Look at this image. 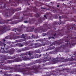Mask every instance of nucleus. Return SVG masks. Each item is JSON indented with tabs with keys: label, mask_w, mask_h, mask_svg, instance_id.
<instances>
[{
	"label": "nucleus",
	"mask_w": 76,
	"mask_h": 76,
	"mask_svg": "<svg viewBox=\"0 0 76 76\" xmlns=\"http://www.w3.org/2000/svg\"><path fill=\"white\" fill-rule=\"evenodd\" d=\"M25 17H22V21L23 20H25V19H28V17L27 18H25Z\"/></svg>",
	"instance_id": "31"
},
{
	"label": "nucleus",
	"mask_w": 76,
	"mask_h": 76,
	"mask_svg": "<svg viewBox=\"0 0 76 76\" xmlns=\"http://www.w3.org/2000/svg\"><path fill=\"white\" fill-rule=\"evenodd\" d=\"M3 23H2L1 22H0V24H2Z\"/></svg>",
	"instance_id": "59"
},
{
	"label": "nucleus",
	"mask_w": 76,
	"mask_h": 76,
	"mask_svg": "<svg viewBox=\"0 0 76 76\" xmlns=\"http://www.w3.org/2000/svg\"><path fill=\"white\" fill-rule=\"evenodd\" d=\"M54 69V67L53 66H52V67H51L50 69Z\"/></svg>",
	"instance_id": "51"
},
{
	"label": "nucleus",
	"mask_w": 76,
	"mask_h": 76,
	"mask_svg": "<svg viewBox=\"0 0 76 76\" xmlns=\"http://www.w3.org/2000/svg\"><path fill=\"white\" fill-rule=\"evenodd\" d=\"M27 54L26 53H21V55H20V57H24L25 56H26Z\"/></svg>",
	"instance_id": "24"
},
{
	"label": "nucleus",
	"mask_w": 76,
	"mask_h": 76,
	"mask_svg": "<svg viewBox=\"0 0 76 76\" xmlns=\"http://www.w3.org/2000/svg\"><path fill=\"white\" fill-rule=\"evenodd\" d=\"M12 31H15V32H16L17 31H18V30H17V28H14L12 30Z\"/></svg>",
	"instance_id": "34"
},
{
	"label": "nucleus",
	"mask_w": 76,
	"mask_h": 76,
	"mask_svg": "<svg viewBox=\"0 0 76 76\" xmlns=\"http://www.w3.org/2000/svg\"><path fill=\"white\" fill-rule=\"evenodd\" d=\"M31 10H33L34 12H36L37 10V9L36 8V7L35 6L34 7L32 6H30V8H27L26 10V12L24 11V13H23V15L24 16H31V15L32 14L30 13H27L26 12H31Z\"/></svg>",
	"instance_id": "6"
},
{
	"label": "nucleus",
	"mask_w": 76,
	"mask_h": 76,
	"mask_svg": "<svg viewBox=\"0 0 76 76\" xmlns=\"http://www.w3.org/2000/svg\"><path fill=\"white\" fill-rule=\"evenodd\" d=\"M6 50H7V49H8V48H6Z\"/></svg>",
	"instance_id": "64"
},
{
	"label": "nucleus",
	"mask_w": 76,
	"mask_h": 76,
	"mask_svg": "<svg viewBox=\"0 0 76 76\" xmlns=\"http://www.w3.org/2000/svg\"><path fill=\"white\" fill-rule=\"evenodd\" d=\"M2 44H3V45H4V47H5V46H6V44L4 43H3Z\"/></svg>",
	"instance_id": "47"
},
{
	"label": "nucleus",
	"mask_w": 76,
	"mask_h": 76,
	"mask_svg": "<svg viewBox=\"0 0 76 76\" xmlns=\"http://www.w3.org/2000/svg\"><path fill=\"white\" fill-rule=\"evenodd\" d=\"M34 29V26H31L30 27V29H31V30H33Z\"/></svg>",
	"instance_id": "37"
},
{
	"label": "nucleus",
	"mask_w": 76,
	"mask_h": 76,
	"mask_svg": "<svg viewBox=\"0 0 76 76\" xmlns=\"http://www.w3.org/2000/svg\"><path fill=\"white\" fill-rule=\"evenodd\" d=\"M59 23L60 24H61V25H63V24H64V21L60 22Z\"/></svg>",
	"instance_id": "36"
},
{
	"label": "nucleus",
	"mask_w": 76,
	"mask_h": 76,
	"mask_svg": "<svg viewBox=\"0 0 76 76\" xmlns=\"http://www.w3.org/2000/svg\"><path fill=\"white\" fill-rule=\"evenodd\" d=\"M59 23L56 21L53 22L52 23V27H50V24H48V25L45 24V27L42 28V27H40L35 28V32L36 33H37L38 32H39V31H40L41 30L43 32H46L48 29H51L52 28H54L55 30H56V28L55 27V26L57 25V24H58ZM45 28H46V29Z\"/></svg>",
	"instance_id": "2"
},
{
	"label": "nucleus",
	"mask_w": 76,
	"mask_h": 76,
	"mask_svg": "<svg viewBox=\"0 0 76 76\" xmlns=\"http://www.w3.org/2000/svg\"><path fill=\"white\" fill-rule=\"evenodd\" d=\"M0 68L1 69H3L4 68H6V66H4V64H6V62L4 61V60L3 58H0Z\"/></svg>",
	"instance_id": "8"
},
{
	"label": "nucleus",
	"mask_w": 76,
	"mask_h": 76,
	"mask_svg": "<svg viewBox=\"0 0 76 76\" xmlns=\"http://www.w3.org/2000/svg\"><path fill=\"white\" fill-rule=\"evenodd\" d=\"M42 35L43 37H44L46 35V34L45 33H43L42 34Z\"/></svg>",
	"instance_id": "45"
},
{
	"label": "nucleus",
	"mask_w": 76,
	"mask_h": 76,
	"mask_svg": "<svg viewBox=\"0 0 76 76\" xmlns=\"http://www.w3.org/2000/svg\"><path fill=\"white\" fill-rule=\"evenodd\" d=\"M44 58L46 59L45 60V62H46L47 61H50V60H51L52 62L53 63V64H56V63L60 61V60H58V59L57 58H52L51 59V56H47V55H45V56Z\"/></svg>",
	"instance_id": "7"
},
{
	"label": "nucleus",
	"mask_w": 76,
	"mask_h": 76,
	"mask_svg": "<svg viewBox=\"0 0 76 76\" xmlns=\"http://www.w3.org/2000/svg\"><path fill=\"white\" fill-rule=\"evenodd\" d=\"M51 38H52L51 37H49L48 38V39H51Z\"/></svg>",
	"instance_id": "55"
},
{
	"label": "nucleus",
	"mask_w": 76,
	"mask_h": 76,
	"mask_svg": "<svg viewBox=\"0 0 76 76\" xmlns=\"http://www.w3.org/2000/svg\"><path fill=\"white\" fill-rule=\"evenodd\" d=\"M29 64H21V65H15V67L13 68L10 66L7 67L6 66V67L3 68V69H6L7 70H12L14 72H20L22 74L24 75H33L34 73H39V68L37 67V66L36 65L32 66L31 67H26L24 68H18L17 67L18 66H22V67H26L29 66Z\"/></svg>",
	"instance_id": "1"
},
{
	"label": "nucleus",
	"mask_w": 76,
	"mask_h": 76,
	"mask_svg": "<svg viewBox=\"0 0 76 76\" xmlns=\"http://www.w3.org/2000/svg\"><path fill=\"white\" fill-rule=\"evenodd\" d=\"M75 26V24H72L70 25H67V31H66V35L69 36V37H71L73 35V34L74 33V32H72V30H76V27H75L73 26ZM70 35L71 36H70Z\"/></svg>",
	"instance_id": "5"
},
{
	"label": "nucleus",
	"mask_w": 76,
	"mask_h": 76,
	"mask_svg": "<svg viewBox=\"0 0 76 76\" xmlns=\"http://www.w3.org/2000/svg\"><path fill=\"white\" fill-rule=\"evenodd\" d=\"M14 60L15 59L12 60H9L7 61V62L8 63H13V62H15V61H14Z\"/></svg>",
	"instance_id": "25"
},
{
	"label": "nucleus",
	"mask_w": 76,
	"mask_h": 76,
	"mask_svg": "<svg viewBox=\"0 0 76 76\" xmlns=\"http://www.w3.org/2000/svg\"><path fill=\"white\" fill-rule=\"evenodd\" d=\"M22 61V59L21 57L16 58L14 60V61L15 62H19V61Z\"/></svg>",
	"instance_id": "16"
},
{
	"label": "nucleus",
	"mask_w": 76,
	"mask_h": 76,
	"mask_svg": "<svg viewBox=\"0 0 76 76\" xmlns=\"http://www.w3.org/2000/svg\"><path fill=\"white\" fill-rule=\"evenodd\" d=\"M35 56L36 58H39L41 57V54L38 55V54H35Z\"/></svg>",
	"instance_id": "26"
},
{
	"label": "nucleus",
	"mask_w": 76,
	"mask_h": 76,
	"mask_svg": "<svg viewBox=\"0 0 76 76\" xmlns=\"http://www.w3.org/2000/svg\"><path fill=\"white\" fill-rule=\"evenodd\" d=\"M25 48H23L21 50L22 51H26V50H28V48H27L25 47Z\"/></svg>",
	"instance_id": "33"
},
{
	"label": "nucleus",
	"mask_w": 76,
	"mask_h": 76,
	"mask_svg": "<svg viewBox=\"0 0 76 76\" xmlns=\"http://www.w3.org/2000/svg\"><path fill=\"white\" fill-rule=\"evenodd\" d=\"M0 46H3V43L0 41Z\"/></svg>",
	"instance_id": "43"
},
{
	"label": "nucleus",
	"mask_w": 76,
	"mask_h": 76,
	"mask_svg": "<svg viewBox=\"0 0 76 76\" xmlns=\"http://www.w3.org/2000/svg\"><path fill=\"white\" fill-rule=\"evenodd\" d=\"M49 54H52V52H49Z\"/></svg>",
	"instance_id": "58"
},
{
	"label": "nucleus",
	"mask_w": 76,
	"mask_h": 76,
	"mask_svg": "<svg viewBox=\"0 0 76 76\" xmlns=\"http://www.w3.org/2000/svg\"><path fill=\"white\" fill-rule=\"evenodd\" d=\"M32 38L34 39H37L38 38V36H36L35 35H32Z\"/></svg>",
	"instance_id": "30"
},
{
	"label": "nucleus",
	"mask_w": 76,
	"mask_h": 76,
	"mask_svg": "<svg viewBox=\"0 0 76 76\" xmlns=\"http://www.w3.org/2000/svg\"><path fill=\"white\" fill-rule=\"evenodd\" d=\"M28 54L29 57H31V55H33V52L32 51H29L28 53Z\"/></svg>",
	"instance_id": "27"
},
{
	"label": "nucleus",
	"mask_w": 76,
	"mask_h": 76,
	"mask_svg": "<svg viewBox=\"0 0 76 76\" xmlns=\"http://www.w3.org/2000/svg\"><path fill=\"white\" fill-rule=\"evenodd\" d=\"M62 34V33H59V34H58L59 35H61Z\"/></svg>",
	"instance_id": "49"
},
{
	"label": "nucleus",
	"mask_w": 76,
	"mask_h": 76,
	"mask_svg": "<svg viewBox=\"0 0 76 76\" xmlns=\"http://www.w3.org/2000/svg\"><path fill=\"white\" fill-rule=\"evenodd\" d=\"M1 57L3 58L4 60L5 61V60H5V58H7V59H11V56H10L7 57V56L6 55H2V56H1Z\"/></svg>",
	"instance_id": "18"
},
{
	"label": "nucleus",
	"mask_w": 76,
	"mask_h": 76,
	"mask_svg": "<svg viewBox=\"0 0 76 76\" xmlns=\"http://www.w3.org/2000/svg\"><path fill=\"white\" fill-rule=\"evenodd\" d=\"M4 53H8V50L6 51L4 50L3 51Z\"/></svg>",
	"instance_id": "38"
},
{
	"label": "nucleus",
	"mask_w": 76,
	"mask_h": 76,
	"mask_svg": "<svg viewBox=\"0 0 76 76\" xmlns=\"http://www.w3.org/2000/svg\"><path fill=\"white\" fill-rule=\"evenodd\" d=\"M22 51V50L19 49L17 50V53H20Z\"/></svg>",
	"instance_id": "39"
},
{
	"label": "nucleus",
	"mask_w": 76,
	"mask_h": 76,
	"mask_svg": "<svg viewBox=\"0 0 76 76\" xmlns=\"http://www.w3.org/2000/svg\"><path fill=\"white\" fill-rule=\"evenodd\" d=\"M42 45L41 44L39 43H35L34 44V46L32 47V48H38L39 47H41Z\"/></svg>",
	"instance_id": "13"
},
{
	"label": "nucleus",
	"mask_w": 76,
	"mask_h": 76,
	"mask_svg": "<svg viewBox=\"0 0 76 76\" xmlns=\"http://www.w3.org/2000/svg\"><path fill=\"white\" fill-rule=\"evenodd\" d=\"M32 36H31V37H30V36H29V39H32V38H32Z\"/></svg>",
	"instance_id": "44"
},
{
	"label": "nucleus",
	"mask_w": 76,
	"mask_h": 76,
	"mask_svg": "<svg viewBox=\"0 0 76 76\" xmlns=\"http://www.w3.org/2000/svg\"><path fill=\"white\" fill-rule=\"evenodd\" d=\"M48 50H50V48H48V49H46L45 51H48Z\"/></svg>",
	"instance_id": "48"
},
{
	"label": "nucleus",
	"mask_w": 76,
	"mask_h": 76,
	"mask_svg": "<svg viewBox=\"0 0 76 76\" xmlns=\"http://www.w3.org/2000/svg\"><path fill=\"white\" fill-rule=\"evenodd\" d=\"M15 57H19V56H20V55L19 54H16L15 56Z\"/></svg>",
	"instance_id": "41"
},
{
	"label": "nucleus",
	"mask_w": 76,
	"mask_h": 76,
	"mask_svg": "<svg viewBox=\"0 0 76 76\" xmlns=\"http://www.w3.org/2000/svg\"><path fill=\"white\" fill-rule=\"evenodd\" d=\"M24 23H28V21H26V20H25L24 21Z\"/></svg>",
	"instance_id": "46"
},
{
	"label": "nucleus",
	"mask_w": 76,
	"mask_h": 76,
	"mask_svg": "<svg viewBox=\"0 0 76 76\" xmlns=\"http://www.w3.org/2000/svg\"><path fill=\"white\" fill-rule=\"evenodd\" d=\"M10 30V29L9 30L8 29V27L6 26L5 27H4L2 29H0V34H3L4 32H6V31Z\"/></svg>",
	"instance_id": "11"
},
{
	"label": "nucleus",
	"mask_w": 76,
	"mask_h": 76,
	"mask_svg": "<svg viewBox=\"0 0 76 76\" xmlns=\"http://www.w3.org/2000/svg\"><path fill=\"white\" fill-rule=\"evenodd\" d=\"M22 37H23L24 38H25V36H24V34H22Z\"/></svg>",
	"instance_id": "53"
},
{
	"label": "nucleus",
	"mask_w": 76,
	"mask_h": 76,
	"mask_svg": "<svg viewBox=\"0 0 76 76\" xmlns=\"http://www.w3.org/2000/svg\"><path fill=\"white\" fill-rule=\"evenodd\" d=\"M45 19H47V16H46V15H45L44 16V17H43V18L38 19V21L39 22H42V20H45Z\"/></svg>",
	"instance_id": "14"
},
{
	"label": "nucleus",
	"mask_w": 76,
	"mask_h": 76,
	"mask_svg": "<svg viewBox=\"0 0 76 76\" xmlns=\"http://www.w3.org/2000/svg\"><path fill=\"white\" fill-rule=\"evenodd\" d=\"M53 39H54V37H51Z\"/></svg>",
	"instance_id": "61"
},
{
	"label": "nucleus",
	"mask_w": 76,
	"mask_h": 76,
	"mask_svg": "<svg viewBox=\"0 0 76 76\" xmlns=\"http://www.w3.org/2000/svg\"><path fill=\"white\" fill-rule=\"evenodd\" d=\"M14 58H15V56H12L11 57V60H12L13 59H14Z\"/></svg>",
	"instance_id": "40"
},
{
	"label": "nucleus",
	"mask_w": 76,
	"mask_h": 76,
	"mask_svg": "<svg viewBox=\"0 0 76 76\" xmlns=\"http://www.w3.org/2000/svg\"><path fill=\"white\" fill-rule=\"evenodd\" d=\"M10 50L14 53V52H15V49L13 48H12Z\"/></svg>",
	"instance_id": "35"
},
{
	"label": "nucleus",
	"mask_w": 76,
	"mask_h": 76,
	"mask_svg": "<svg viewBox=\"0 0 76 76\" xmlns=\"http://www.w3.org/2000/svg\"><path fill=\"white\" fill-rule=\"evenodd\" d=\"M36 14H35V16L36 18H39L40 16V14L36 12Z\"/></svg>",
	"instance_id": "23"
},
{
	"label": "nucleus",
	"mask_w": 76,
	"mask_h": 76,
	"mask_svg": "<svg viewBox=\"0 0 76 76\" xmlns=\"http://www.w3.org/2000/svg\"><path fill=\"white\" fill-rule=\"evenodd\" d=\"M4 75L5 76H11V74H8L7 73H5L4 74Z\"/></svg>",
	"instance_id": "32"
},
{
	"label": "nucleus",
	"mask_w": 76,
	"mask_h": 76,
	"mask_svg": "<svg viewBox=\"0 0 76 76\" xmlns=\"http://www.w3.org/2000/svg\"><path fill=\"white\" fill-rule=\"evenodd\" d=\"M22 60H28L29 58L26 55L21 58Z\"/></svg>",
	"instance_id": "20"
},
{
	"label": "nucleus",
	"mask_w": 76,
	"mask_h": 76,
	"mask_svg": "<svg viewBox=\"0 0 76 76\" xmlns=\"http://www.w3.org/2000/svg\"><path fill=\"white\" fill-rule=\"evenodd\" d=\"M36 61H37H37H38V62H39V60H36Z\"/></svg>",
	"instance_id": "56"
},
{
	"label": "nucleus",
	"mask_w": 76,
	"mask_h": 76,
	"mask_svg": "<svg viewBox=\"0 0 76 76\" xmlns=\"http://www.w3.org/2000/svg\"><path fill=\"white\" fill-rule=\"evenodd\" d=\"M56 46H57V45H58L59 46H60V44H56Z\"/></svg>",
	"instance_id": "54"
},
{
	"label": "nucleus",
	"mask_w": 76,
	"mask_h": 76,
	"mask_svg": "<svg viewBox=\"0 0 76 76\" xmlns=\"http://www.w3.org/2000/svg\"><path fill=\"white\" fill-rule=\"evenodd\" d=\"M15 15H16V16L14 15L12 18L9 20H6L7 21L9 22V21H12V20H13V19H19V16H20V15L19 14H18V13H16Z\"/></svg>",
	"instance_id": "10"
},
{
	"label": "nucleus",
	"mask_w": 76,
	"mask_h": 76,
	"mask_svg": "<svg viewBox=\"0 0 76 76\" xmlns=\"http://www.w3.org/2000/svg\"><path fill=\"white\" fill-rule=\"evenodd\" d=\"M56 35H57V34H56V33H55L53 35L54 37H56Z\"/></svg>",
	"instance_id": "52"
},
{
	"label": "nucleus",
	"mask_w": 76,
	"mask_h": 76,
	"mask_svg": "<svg viewBox=\"0 0 76 76\" xmlns=\"http://www.w3.org/2000/svg\"><path fill=\"white\" fill-rule=\"evenodd\" d=\"M20 22V21L19 20H15L10 22V24H11V25L16 24L17 23H18Z\"/></svg>",
	"instance_id": "17"
},
{
	"label": "nucleus",
	"mask_w": 76,
	"mask_h": 76,
	"mask_svg": "<svg viewBox=\"0 0 76 76\" xmlns=\"http://www.w3.org/2000/svg\"><path fill=\"white\" fill-rule=\"evenodd\" d=\"M9 0L10 2H9L10 6H17V4L19 5V3H22V1H24L26 3H27L28 4L29 6L30 4L29 3H31V1H33V0Z\"/></svg>",
	"instance_id": "4"
},
{
	"label": "nucleus",
	"mask_w": 76,
	"mask_h": 76,
	"mask_svg": "<svg viewBox=\"0 0 76 76\" xmlns=\"http://www.w3.org/2000/svg\"><path fill=\"white\" fill-rule=\"evenodd\" d=\"M57 7H59V5H57Z\"/></svg>",
	"instance_id": "62"
},
{
	"label": "nucleus",
	"mask_w": 76,
	"mask_h": 76,
	"mask_svg": "<svg viewBox=\"0 0 76 76\" xmlns=\"http://www.w3.org/2000/svg\"><path fill=\"white\" fill-rule=\"evenodd\" d=\"M35 18H34L31 19L30 18L28 22L30 24H33L34 23V21H35Z\"/></svg>",
	"instance_id": "15"
},
{
	"label": "nucleus",
	"mask_w": 76,
	"mask_h": 76,
	"mask_svg": "<svg viewBox=\"0 0 76 76\" xmlns=\"http://www.w3.org/2000/svg\"><path fill=\"white\" fill-rule=\"evenodd\" d=\"M28 44H30L29 45H28V47H31L32 46H33L34 44L33 43H32V42H27L26 43V44H25V45L26 46L28 45Z\"/></svg>",
	"instance_id": "19"
},
{
	"label": "nucleus",
	"mask_w": 76,
	"mask_h": 76,
	"mask_svg": "<svg viewBox=\"0 0 76 76\" xmlns=\"http://www.w3.org/2000/svg\"><path fill=\"white\" fill-rule=\"evenodd\" d=\"M3 41H4V42H5V39H3Z\"/></svg>",
	"instance_id": "60"
},
{
	"label": "nucleus",
	"mask_w": 76,
	"mask_h": 76,
	"mask_svg": "<svg viewBox=\"0 0 76 76\" xmlns=\"http://www.w3.org/2000/svg\"><path fill=\"white\" fill-rule=\"evenodd\" d=\"M11 34L10 36V39H18V38H19L20 37L19 36H15V37H14V36H15V34L13 33H11Z\"/></svg>",
	"instance_id": "12"
},
{
	"label": "nucleus",
	"mask_w": 76,
	"mask_h": 76,
	"mask_svg": "<svg viewBox=\"0 0 76 76\" xmlns=\"http://www.w3.org/2000/svg\"><path fill=\"white\" fill-rule=\"evenodd\" d=\"M17 45H18V47H23V45L20 43L17 44Z\"/></svg>",
	"instance_id": "28"
},
{
	"label": "nucleus",
	"mask_w": 76,
	"mask_h": 76,
	"mask_svg": "<svg viewBox=\"0 0 76 76\" xmlns=\"http://www.w3.org/2000/svg\"><path fill=\"white\" fill-rule=\"evenodd\" d=\"M34 3L36 4V6L38 7H39V6H41L42 9H45V5L43 3H38L37 1L35 2Z\"/></svg>",
	"instance_id": "9"
},
{
	"label": "nucleus",
	"mask_w": 76,
	"mask_h": 76,
	"mask_svg": "<svg viewBox=\"0 0 76 76\" xmlns=\"http://www.w3.org/2000/svg\"><path fill=\"white\" fill-rule=\"evenodd\" d=\"M59 18L60 19V20H59L60 21H61V16H59Z\"/></svg>",
	"instance_id": "50"
},
{
	"label": "nucleus",
	"mask_w": 76,
	"mask_h": 76,
	"mask_svg": "<svg viewBox=\"0 0 76 76\" xmlns=\"http://www.w3.org/2000/svg\"><path fill=\"white\" fill-rule=\"evenodd\" d=\"M55 48V47L54 46H53L50 48V50H53V49H54Z\"/></svg>",
	"instance_id": "42"
},
{
	"label": "nucleus",
	"mask_w": 76,
	"mask_h": 76,
	"mask_svg": "<svg viewBox=\"0 0 76 76\" xmlns=\"http://www.w3.org/2000/svg\"><path fill=\"white\" fill-rule=\"evenodd\" d=\"M8 54H10V55L11 54L12 55V54H13V53H14L13 52H12V51L11 50H8Z\"/></svg>",
	"instance_id": "29"
},
{
	"label": "nucleus",
	"mask_w": 76,
	"mask_h": 76,
	"mask_svg": "<svg viewBox=\"0 0 76 76\" xmlns=\"http://www.w3.org/2000/svg\"><path fill=\"white\" fill-rule=\"evenodd\" d=\"M6 5L5 4H4V5L3 7H2L1 5H0V9H4V8H5L7 10H8V11H9V13L6 12L5 13L4 16L10 17L12 14L15 13V12L21 10V7H18L17 9H13L12 7L10 9L8 7L6 8Z\"/></svg>",
	"instance_id": "3"
},
{
	"label": "nucleus",
	"mask_w": 76,
	"mask_h": 76,
	"mask_svg": "<svg viewBox=\"0 0 76 76\" xmlns=\"http://www.w3.org/2000/svg\"><path fill=\"white\" fill-rule=\"evenodd\" d=\"M2 47H1V49H2L3 50H4V48H2Z\"/></svg>",
	"instance_id": "57"
},
{
	"label": "nucleus",
	"mask_w": 76,
	"mask_h": 76,
	"mask_svg": "<svg viewBox=\"0 0 76 76\" xmlns=\"http://www.w3.org/2000/svg\"><path fill=\"white\" fill-rule=\"evenodd\" d=\"M47 16H48L49 17V18H51V17H52V16H53V15L51 14V12H48L47 13Z\"/></svg>",
	"instance_id": "22"
},
{
	"label": "nucleus",
	"mask_w": 76,
	"mask_h": 76,
	"mask_svg": "<svg viewBox=\"0 0 76 76\" xmlns=\"http://www.w3.org/2000/svg\"><path fill=\"white\" fill-rule=\"evenodd\" d=\"M3 72V71L1 70L0 71V72Z\"/></svg>",
	"instance_id": "63"
},
{
	"label": "nucleus",
	"mask_w": 76,
	"mask_h": 76,
	"mask_svg": "<svg viewBox=\"0 0 76 76\" xmlns=\"http://www.w3.org/2000/svg\"><path fill=\"white\" fill-rule=\"evenodd\" d=\"M56 72H55L54 70H53L51 72V74H50V75H53L54 76H57V74L54 73H55Z\"/></svg>",
	"instance_id": "21"
}]
</instances>
